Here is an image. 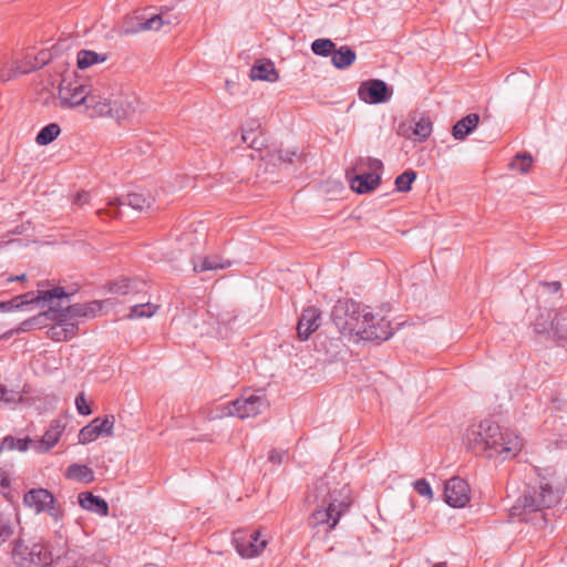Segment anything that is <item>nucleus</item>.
<instances>
[{
    "label": "nucleus",
    "instance_id": "obj_1",
    "mask_svg": "<svg viewBox=\"0 0 567 567\" xmlns=\"http://www.w3.org/2000/svg\"><path fill=\"white\" fill-rule=\"evenodd\" d=\"M332 320L343 337L354 341H385L392 336L385 317L352 300L338 301L332 310Z\"/></svg>",
    "mask_w": 567,
    "mask_h": 567
},
{
    "label": "nucleus",
    "instance_id": "obj_2",
    "mask_svg": "<svg viewBox=\"0 0 567 567\" xmlns=\"http://www.w3.org/2000/svg\"><path fill=\"white\" fill-rule=\"evenodd\" d=\"M560 498L561 491L559 488H554L548 482H542L538 489L526 492L523 498L517 501V504L512 507L511 515L518 517L519 520L528 522L533 519L528 515L535 514L542 520H546L543 511L558 504Z\"/></svg>",
    "mask_w": 567,
    "mask_h": 567
},
{
    "label": "nucleus",
    "instance_id": "obj_3",
    "mask_svg": "<svg viewBox=\"0 0 567 567\" xmlns=\"http://www.w3.org/2000/svg\"><path fill=\"white\" fill-rule=\"evenodd\" d=\"M316 489L321 494L322 505H327V508L317 509L310 517V524L312 526L327 524L328 530H331L351 504L350 489L343 486L340 491L331 492L324 482H320Z\"/></svg>",
    "mask_w": 567,
    "mask_h": 567
},
{
    "label": "nucleus",
    "instance_id": "obj_4",
    "mask_svg": "<svg viewBox=\"0 0 567 567\" xmlns=\"http://www.w3.org/2000/svg\"><path fill=\"white\" fill-rule=\"evenodd\" d=\"M44 293L58 295L56 300L43 302V309H47V315L56 313L58 317L75 321L79 323V318L95 317L101 311V305L97 301L90 303H75L70 305L69 295L62 287H54L53 289L44 290Z\"/></svg>",
    "mask_w": 567,
    "mask_h": 567
},
{
    "label": "nucleus",
    "instance_id": "obj_5",
    "mask_svg": "<svg viewBox=\"0 0 567 567\" xmlns=\"http://www.w3.org/2000/svg\"><path fill=\"white\" fill-rule=\"evenodd\" d=\"M498 435V424L484 420L480 423L470 425L464 435L463 444L470 451L477 455L488 457L492 440Z\"/></svg>",
    "mask_w": 567,
    "mask_h": 567
},
{
    "label": "nucleus",
    "instance_id": "obj_6",
    "mask_svg": "<svg viewBox=\"0 0 567 567\" xmlns=\"http://www.w3.org/2000/svg\"><path fill=\"white\" fill-rule=\"evenodd\" d=\"M41 310H42V312H40L38 316H35L31 319L24 320L21 323L20 329L22 331H28L34 327L40 328L42 324V320L44 318H49L50 320L55 321V323L53 326H51L47 332L48 337L51 340L56 341V342L68 341L78 334V330H79L78 322L69 321L68 319L62 318L60 316L58 317L56 313L47 315V309H41Z\"/></svg>",
    "mask_w": 567,
    "mask_h": 567
},
{
    "label": "nucleus",
    "instance_id": "obj_7",
    "mask_svg": "<svg viewBox=\"0 0 567 567\" xmlns=\"http://www.w3.org/2000/svg\"><path fill=\"white\" fill-rule=\"evenodd\" d=\"M537 334L567 342V308L548 310L540 313L534 322Z\"/></svg>",
    "mask_w": 567,
    "mask_h": 567
},
{
    "label": "nucleus",
    "instance_id": "obj_8",
    "mask_svg": "<svg viewBox=\"0 0 567 567\" xmlns=\"http://www.w3.org/2000/svg\"><path fill=\"white\" fill-rule=\"evenodd\" d=\"M491 442L488 457L499 458L502 461L514 458L524 446V440L516 431L503 429L499 425L497 437L493 439Z\"/></svg>",
    "mask_w": 567,
    "mask_h": 567
},
{
    "label": "nucleus",
    "instance_id": "obj_9",
    "mask_svg": "<svg viewBox=\"0 0 567 567\" xmlns=\"http://www.w3.org/2000/svg\"><path fill=\"white\" fill-rule=\"evenodd\" d=\"M268 405L264 394L245 392L225 406L224 414L239 419L254 417L264 412Z\"/></svg>",
    "mask_w": 567,
    "mask_h": 567
},
{
    "label": "nucleus",
    "instance_id": "obj_10",
    "mask_svg": "<svg viewBox=\"0 0 567 567\" xmlns=\"http://www.w3.org/2000/svg\"><path fill=\"white\" fill-rule=\"evenodd\" d=\"M12 558L20 567H43L51 563V554L43 544L17 542Z\"/></svg>",
    "mask_w": 567,
    "mask_h": 567
},
{
    "label": "nucleus",
    "instance_id": "obj_11",
    "mask_svg": "<svg viewBox=\"0 0 567 567\" xmlns=\"http://www.w3.org/2000/svg\"><path fill=\"white\" fill-rule=\"evenodd\" d=\"M357 168L360 174L351 178V188L359 194L374 189L380 181L379 172L382 168V162L371 157L361 158Z\"/></svg>",
    "mask_w": 567,
    "mask_h": 567
},
{
    "label": "nucleus",
    "instance_id": "obj_12",
    "mask_svg": "<svg viewBox=\"0 0 567 567\" xmlns=\"http://www.w3.org/2000/svg\"><path fill=\"white\" fill-rule=\"evenodd\" d=\"M58 295L44 293V290L30 291L13 297L8 301H0V312L27 311L33 308L43 309V302H53Z\"/></svg>",
    "mask_w": 567,
    "mask_h": 567
},
{
    "label": "nucleus",
    "instance_id": "obj_13",
    "mask_svg": "<svg viewBox=\"0 0 567 567\" xmlns=\"http://www.w3.org/2000/svg\"><path fill=\"white\" fill-rule=\"evenodd\" d=\"M233 543L239 556L249 559L259 556L265 550L268 540L259 530L250 533L238 530L234 533Z\"/></svg>",
    "mask_w": 567,
    "mask_h": 567
},
{
    "label": "nucleus",
    "instance_id": "obj_14",
    "mask_svg": "<svg viewBox=\"0 0 567 567\" xmlns=\"http://www.w3.org/2000/svg\"><path fill=\"white\" fill-rule=\"evenodd\" d=\"M90 90L79 81L63 79L58 89V101L62 109L85 105Z\"/></svg>",
    "mask_w": 567,
    "mask_h": 567
},
{
    "label": "nucleus",
    "instance_id": "obj_15",
    "mask_svg": "<svg viewBox=\"0 0 567 567\" xmlns=\"http://www.w3.org/2000/svg\"><path fill=\"white\" fill-rule=\"evenodd\" d=\"M115 95L107 89L90 90L85 110L90 117H111Z\"/></svg>",
    "mask_w": 567,
    "mask_h": 567
},
{
    "label": "nucleus",
    "instance_id": "obj_16",
    "mask_svg": "<svg viewBox=\"0 0 567 567\" xmlns=\"http://www.w3.org/2000/svg\"><path fill=\"white\" fill-rule=\"evenodd\" d=\"M165 23H171L169 20H165L163 14H155L153 17L146 18L145 16L135 14L126 17L123 22L121 34H133L138 33L141 31H157Z\"/></svg>",
    "mask_w": 567,
    "mask_h": 567
},
{
    "label": "nucleus",
    "instance_id": "obj_17",
    "mask_svg": "<svg viewBox=\"0 0 567 567\" xmlns=\"http://www.w3.org/2000/svg\"><path fill=\"white\" fill-rule=\"evenodd\" d=\"M115 424L114 415H106L103 419L95 417L92 422L79 432V443L87 444L100 436H112Z\"/></svg>",
    "mask_w": 567,
    "mask_h": 567
},
{
    "label": "nucleus",
    "instance_id": "obj_18",
    "mask_svg": "<svg viewBox=\"0 0 567 567\" xmlns=\"http://www.w3.org/2000/svg\"><path fill=\"white\" fill-rule=\"evenodd\" d=\"M358 95L365 103L380 104L391 99L392 91L382 80H368L361 83Z\"/></svg>",
    "mask_w": 567,
    "mask_h": 567
},
{
    "label": "nucleus",
    "instance_id": "obj_19",
    "mask_svg": "<svg viewBox=\"0 0 567 567\" xmlns=\"http://www.w3.org/2000/svg\"><path fill=\"white\" fill-rule=\"evenodd\" d=\"M444 499L452 507H464L470 502V486L460 478L453 477L445 483Z\"/></svg>",
    "mask_w": 567,
    "mask_h": 567
},
{
    "label": "nucleus",
    "instance_id": "obj_20",
    "mask_svg": "<svg viewBox=\"0 0 567 567\" xmlns=\"http://www.w3.org/2000/svg\"><path fill=\"white\" fill-rule=\"evenodd\" d=\"M432 133V122L426 116L420 118H412L409 122L402 123L399 126V134L405 138L414 140L417 142L425 141Z\"/></svg>",
    "mask_w": 567,
    "mask_h": 567
},
{
    "label": "nucleus",
    "instance_id": "obj_21",
    "mask_svg": "<svg viewBox=\"0 0 567 567\" xmlns=\"http://www.w3.org/2000/svg\"><path fill=\"white\" fill-rule=\"evenodd\" d=\"M24 504L32 508L37 514L48 511L51 515L56 516L53 513L54 497L45 488H32L24 494Z\"/></svg>",
    "mask_w": 567,
    "mask_h": 567
},
{
    "label": "nucleus",
    "instance_id": "obj_22",
    "mask_svg": "<svg viewBox=\"0 0 567 567\" xmlns=\"http://www.w3.org/2000/svg\"><path fill=\"white\" fill-rule=\"evenodd\" d=\"M138 100L131 95H115L111 118L117 123L131 121L137 113Z\"/></svg>",
    "mask_w": 567,
    "mask_h": 567
},
{
    "label": "nucleus",
    "instance_id": "obj_23",
    "mask_svg": "<svg viewBox=\"0 0 567 567\" xmlns=\"http://www.w3.org/2000/svg\"><path fill=\"white\" fill-rule=\"evenodd\" d=\"M320 326V312L315 307L305 309L297 324V334L301 341L307 340Z\"/></svg>",
    "mask_w": 567,
    "mask_h": 567
},
{
    "label": "nucleus",
    "instance_id": "obj_24",
    "mask_svg": "<svg viewBox=\"0 0 567 567\" xmlns=\"http://www.w3.org/2000/svg\"><path fill=\"white\" fill-rule=\"evenodd\" d=\"M249 78L252 81L276 82L279 79L275 64L269 61H257L250 69Z\"/></svg>",
    "mask_w": 567,
    "mask_h": 567
},
{
    "label": "nucleus",
    "instance_id": "obj_25",
    "mask_svg": "<svg viewBox=\"0 0 567 567\" xmlns=\"http://www.w3.org/2000/svg\"><path fill=\"white\" fill-rule=\"evenodd\" d=\"M78 498L82 508L96 513L101 516L109 515L107 503L103 498L93 495L91 492H82L79 494Z\"/></svg>",
    "mask_w": 567,
    "mask_h": 567
},
{
    "label": "nucleus",
    "instance_id": "obj_26",
    "mask_svg": "<svg viewBox=\"0 0 567 567\" xmlns=\"http://www.w3.org/2000/svg\"><path fill=\"white\" fill-rule=\"evenodd\" d=\"M480 116L476 113H471L460 121H457L453 128L452 135L457 141H463L468 136L478 125Z\"/></svg>",
    "mask_w": 567,
    "mask_h": 567
},
{
    "label": "nucleus",
    "instance_id": "obj_27",
    "mask_svg": "<svg viewBox=\"0 0 567 567\" xmlns=\"http://www.w3.org/2000/svg\"><path fill=\"white\" fill-rule=\"evenodd\" d=\"M127 205L137 212H144L152 206V198L142 194H128L124 199H113L109 202V206Z\"/></svg>",
    "mask_w": 567,
    "mask_h": 567
},
{
    "label": "nucleus",
    "instance_id": "obj_28",
    "mask_svg": "<svg viewBox=\"0 0 567 567\" xmlns=\"http://www.w3.org/2000/svg\"><path fill=\"white\" fill-rule=\"evenodd\" d=\"M63 430L64 426L59 421H53L39 443V452L45 453L50 451L60 440Z\"/></svg>",
    "mask_w": 567,
    "mask_h": 567
},
{
    "label": "nucleus",
    "instance_id": "obj_29",
    "mask_svg": "<svg viewBox=\"0 0 567 567\" xmlns=\"http://www.w3.org/2000/svg\"><path fill=\"white\" fill-rule=\"evenodd\" d=\"M357 59V53L348 45L334 49L331 55V63L336 69L344 70L351 66Z\"/></svg>",
    "mask_w": 567,
    "mask_h": 567
},
{
    "label": "nucleus",
    "instance_id": "obj_30",
    "mask_svg": "<svg viewBox=\"0 0 567 567\" xmlns=\"http://www.w3.org/2000/svg\"><path fill=\"white\" fill-rule=\"evenodd\" d=\"M231 266L230 260H224L219 256L200 257L193 261V269L196 272L206 270L226 269Z\"/></svg>",
    "mask_w": 567,
    "mask_h": 567
},
{
    "label": "nucleus",
    "instance_id": "obj_31",
    "mask_svg": "<svg viewBox=\"0 0 567 567\" xmlns=\"http://www.w3.org/2000/svg\"><path fill=\"white\" fill-rule=\"evenodd\" d=\"M145 282L140 280L120 279L110 286V291L116 295L127 296L141 292Z\"/></svg>",
    "mask_w": 567,
    "mask_h": 567
},
{
    "label": "nucleus",
    "instance_id": "obj_32",
    "mask_svg": "<svg viewBox=\"0 0 567 567\" xmlns=\"http://www.w3.org/2000/svg\"><path fill=\"white\" fill-rule=\"evenodd\" d=\"M260 128V123L256 120H250L243 127L241 140L247 143L251 148L260 151L264 146V138L252 136Z\"/></svg>",
    "mask_w": 567,
    "mask_h": 567
},
{
    "label": "nucleus",
    "instance_id": "obj_33",
    "mask_svg": "<svg viewBox=\"0 0 567 567\" xmlns=\"http://www.w3.org/2000/svg\"><path fill=\"white\" fill-rule=\"evenodd\" d=\"M65 476L70 480L83 483H91L94 481L93 471L89 466L82 464H71L66 468Z\"/></svg>",
    "mask_w": 567,
    "mask_h": 567
},
{
    "label": "nucleus",
    "instance_id": "obj_34",
    "mask_svg": "<svg viewBox=\"0 0 567 567\" xmlns=\"http://www.w3.org/2000/svg\"><path fill=\"white\" fill-rule=\"evenodd\" d=\"M106 60L105 54H100L90 50H81L78 53V68L81 70L87 69L94 64L102 63Z\"/></svg>",
    "mask_w": 567,
    "mask_h": 567
},
{
    "label": "nucleus",
    "instance_id": "obj_35",
    "mask_svg": "<svg viewBox=\"0 0 567 567\" xmlns=\"http://www.w3.org/2000/svg\"><path fill=\"white\" fill-rule=\"evenodd\" d=\"M12 61L16 65V70H18L19 72V75L30 73L41 68L45 63L44 59H41V61H39L38 58H32L30 55H27L23 59H14Z\"/></svg>",
    "mask_w": 567,
    "mask_h": 567
},
{
    "label": "nucleus",
    "instance_id": "obj_36",
    "mask_svg": "<svg viewBox=\"0 0 567 567\" xmlns=\"http://www.w3.org/2000/svg\"><path fill=\"white\" fill-rule=\"evenodd\" d=\"M60 126L56 123L48 124L38 133L35 142L39 145H48L60 135Z\"/></svg>",
    "mask_w": 567,
    "mask_h": 567
},
{
    "label": "nucleus",
    "instance_id": "obj_37",
    "mask_svg": "<svg viewBox=\"0 0 567 567\" xmlns=\"http://www.w3.org/2000/svg\"><path fill=\"white\" fill-rule=\"evenodd\" d=\"M157 309L158 307L151 302L138 303L131 307L127 317L130 319L150 318L156 313Z\"/></svg>",
    "mask_w": 567,
    "mask_h": 567
},
{
    "label": "nucleus",
    "instance_id": "obj_38",
    "mask_svg": "<svg viewBox=\"0 0 567 567\" xmlns=\"http://www.w3.org/2000/svg\"><path fill=\"white\" fill-rule=\"evenodd\" d=\"M336 43L328 38H319L311 43L312 52L319 56H330L332 55Z\"/></svg>",
    "mask_w": 567,
    "mask_h": 567
},
{
    "label": "nucleus",
    "instance_id": "obj_39",
    "mask_svg": "<svg viewBox=\"0 0 567 567\" xmlns=\"http://www.w3.org/2000/svg\"><path fill=\"white\" fill-rule=\"evenodd\" d=\"M296 155H297L296 152H292V151L277 150V151L268 152L264 158H267V161L269 163H272L274 165L290 164V163H292V159Z\"/></svg>",
    "mask_w": 567,
    "mask_h": 567
},
{
    "label": "nucleus",
    "instance_id": "obj_40",
    "mask_svg": "<svg viewBox=\"0 0 567 567\" xmlns=\"http://www.w3.org/2000/svg\"><path fill=\"white\" fill-rule=\"evenodd\" d=\"M19 76L12 60L0 59V82L6 83Z\"/></svg>",
    "mask_w": 567,
    "mask_h": 567
},
{
    "label": "nucleus",
    "instance_id": "obj_41",
    "mask_svg": "<svg viewBox=\"0 0 567 567\" xmlns=\"http://www.w3.org/2000/svg\"><path fill=\"white\" fill-rule=\"evenodd\" d=\"M533 165V157L528 153H518L511 162L509 167L520 173H528Z\"/></svg>",
    "mask_w": 567,
    "mask_h": 567
},
{
    "label": "nucleus",
    "instance_id": "obj_42",
    "mask_svg": "<svg viewBox=\"0 0 567 567\" xmlns=\"http://www.w3.org/2000/svg\"><path fill=\"white\" fill-rule=\"evenodd\" d=\"M416 178V173L412 169L405 171L395 178V187L398 192L406 193L411 189L412 183Z\"/></svg>",
    "mask_w": 567,
    "mask_h": 567
},
{
    "label": "nucleus",
    "instance_id": "obj_43",
    "mask_svg": "<svg viewBox=\"0 0 567 567\" xmlns=\"http://www.w3.org/2000/svg\"><path fill=\"white\" fill-rule=\"evenodd\" d=\"M22 400V394L19 391L8 389L0 383V403L16 404Z\"/></svg>",
    "mask_w": 567,
    "mask_h": 567
},
{
    "label": "nucleus",
    "instance_id": "obj_44",
    "mask_svg": "<svg viewBox=\"0 0 567 567\" xmlns=\"http://www.w3.org/2000/svg\"><path fill=\"white\" fill-rule=\"evenodd\" d=\"M1 450H14L25 451L28 449V442L24 440H14L13 437H6L0 446Z\"/></svg>",
    "mask_w": 567,
    "mask_h": 567
},
{
    "label": "nucleus",
    "instance_id": "obj_45",
    "mask_svg": "<svg viewBox=\"0 0 567 567\" xmlns=\"http://www.w3.org/2000/svg\"><path fill=\"white\" fill-rule=\"evenodd\" d=\"M75 406H76L79 414H81V415H90L92 413V410H91L90 405L87 404L86 399L83 393H80L75 398Z\"/></svg>",
    "mask_w": 567,
    "mask_h": 567
},
{
    "label": "nucleus",
    "instance_id": "obj_46",
    "mask_svg": "<svg viewBox=\"0 0 567 567\" xmlns=\"http://www.w3.org/2000/svg\"><path fill=\"white\" fill-rule=\"evenodd\" d=\"M414 489L417 494L424 497H432V488L425 480H417L414 482Z\"/></svg>",
    "mask_w": 567,
    "mask_h": 567
},
{
    "label": "nucleus",
    "instance_id": "obj_47",
    "mask_svg": "<svg viewBox=\"0 0 567 567\" xmlns=\"http://www.w3.org/2000/svg\"><path fill=\"white\" fill-rule=\"evenodd\" d=\"M287 453L282 450H271L269 453V461L275 464H280L286 458Z\"/></svg>",
    "mask_w": 567,
    "mask_h": 567
},
{
    "label": "nucleus",
    "instance_id": "obj_48",
    "mask_svg": "<svg viewBox=\"0 0 567 567\" xmlns=\"http://www.w3.org/2000/svg\"><path fill=\"white\" fill-rule=\"evenodd\" d=\"M540 286L551 293L558 292L561 288V284L559 281H542Z\"/></svg>",
    "mask_w": 567,
    "mask_h": 567
},
{
    "label": "nucleus",
    "instance_id": "obj_49",
    "mask_svg": "<svg viewBox=\"0 0 567 567\" xmlns=\"http://www.w3.org/2000/svg\"><path fill=\"white\" fill-rule=\"evenodd\" d=\"M90 200V194L86 193V192H81L79 193L75 198H74V204L78 205V206H83L85 204H87Z\"/></svg>",
    "mask_w": 567,
    "mask_h": 567
},
{
    "label": "nucleus",
    "instance_id": "obj_50",
    "mask_svg": "<svg viewBox=\"0 0 567 567\" xmlns=\"http://www.w3.org/2000/svg\"><path fill=\"white\" fill-rule=\"evenodd\" d=\"M13 534V529L10 525L6 524L2 525L0 528V542H4L7 538H9Z\"/></svg>",
    "mask_w": 567,
    "mask_h": 567
},
{
    "label": "nucleus",
    "instance_id": "obj_51",
    "mask_svg": "<svg viewBox=\"0 0 567 567\" xmlns=\"http://www.w3.org/2000/svg\"><path fill=\"white\" fill-rule=\"evenodd\" d=\"M3 281L6 284H11V282H25L27 281V275L25 274H21L19 276H8L6 278H3Z\"/></svg>",
    "mask_w": 567,
    "mask_h": 567
},
{
    "label": "nucleus",
    "instance_id": "obj_52",
    "mask_svg": "<svg viewBox=\"0 0 567 567\" xmlns=\"http://www.w3.org/2000/svg\"><path fill=\"white\" fill-rule=\"evenodd\" d=\"M107 214H109L111 217H113V218H116V217H118V216H120V213H118L117 210H114V212H113V210H111V209H110V210H107Z\"/></svg>",
    "mask_w": 567,
    "mask_h": 567
}]
</instances>
